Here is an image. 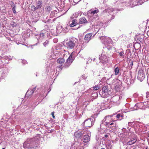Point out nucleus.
<instances>
[{"label":"nucleus","mask_w":149,"mask_h":149,"mask_svg":"<svg viewBox=\"0 0 149 149\" xmlns=\"http://www.w3.org/2000/svg\"><path fill=\"white\" fill-rule=\"evenodd\" d=\"M12 8L13 13H15L16 11L15 10L16 6H15L13 5V6H12Z\"/></svg>","instance_id":"obj_22"},{"label":"nucleus","mask_w":149,"mask_h":149,"mask_svg":"<svg viewBox=\"0 0 149 149\" xmlns=\"http://www.w3.org/2000/svg\"><path fill=\"white\" fill-rule=\"evenodd\" d=\"M71 63H69V62L66 61L63 67L65 68H67L70 66Z\"/></svg>","instance_id":"obj_16"},{"label":"nucleus","mask_w":149,"mask_h":149,"mask_svg":"<svg viewBox=\"0 0 149 149\" xmlns=\"http://www.w3.org/2000/svg\"><path fill=\"white\" fill-rule=\"evenodd\" d=\"M115 126H116V123L115 124Z\"/></svg>","instance_id":"obj_36"},{"label":"nucleus","mask_w":149,"mask_h":149,"mask_svg":"<svg viewBox=\"0 0 149 149\" xmlns=\"http://www.w3.org/2000/svg\"><path fill=\"white\" fill-rule=\"evenodd\" d=\"M124 54V51H123L120 52L119 53L120 56H123V57H122L123 58V57H124V56H123Z\"/></svg>","instance_id":"obj_23"},{"label":"nucleus","mask_w":149,"mask_h":149,"mask_svg":"<svg viewBox=\"0 0 149 149\" xmlns=\"http://www.w3.org/2000/svg\"><path fill=\"white\" fill-rule=\"evenodd\" d=\"M92 88V90H94V91H95L98 90L99 88V87L98 86H97L95 85V86L93 87Z\"/></svg>","instance_id":"obj_20"},{"label":"nucleus","mask_w":149,"mask_h":149,"mask_svg":"<svg viewBox=\"0 0 149 149\" xmlns=\"http://www.w3.org/2000/svg\"><path fill=\"white\" fill-rule=\"evenodd\" d=\"M46 91V90L45 89L44 91H43V93H45Z\"/></svg>","instance_id":"obj_33"},{"label":"nucleus","mask_w":149,"mask_h":149,"mask_svg":"<svg viewBox=\"0 0 149 149\" xmlns=\"http://www.w3.org/2000/svg\"><path fill=\"white\" fill-rule=\"evenodd\" d=\"M93 35V33H90L87 34L85 36L84 40L87 41V42H88V41L91 40V37Z\"/></svg>","instance_id":"obj_8"},{"label":"nucleus","mask_w":149,"mask_h":149,"mask_svg":"<svg viewBox=\"0 0 149 149\" xmlns=\"http://www.w3.org/2000/svg\"><path fill=\"white\" fill-rule=\"evenodd\" d=\"M92 123L91 119H88L84 123V125L86 127H89L92 125Z\"/></svg>","instance_id":"obj_6"},{"label":"nucleus","mask_w":149,"mask_h":149,"mask_svg":"<svg viewBox=\"0 0 149 149\" xmlns=\"http://www.w3.org/2000/svg\"><path fill=\"white\" fill-rule=\"evenodd\" d=\"M108 135H105V137H106V138H107L108 137Z\"/></svg>","instance_id":"obj_32"},{"label":"nucleus","mask_w":149,"mask_h":149,"mask_svg":"<svg viewBox=\"0 0 149 149\" xmlns=\"http://www.w3.org/2000/svg\"><path fill=\"white\" fill-rule=\"evenodd\" d=\"M72 53L69 56V57L68 58L67 60H66V61L69 62L71 63H72V62L74 59V58L72 57Z\"/></svg>","instance_id":"obj_14"},{"label":"nucleus","mask_w":149,"mask_h":149,"mask_svg":"<svg viewBox=\"0 0 149 149\" xmlns=\"http://www.w3.org/2000/svg\"><path fill=\"white\" fill-rule=\"evenodd\" d=\"M114 124V123H110V125H113Z\"/></svg>","instance_id":"obj_31"},{"label":"nucleus","mask_w":149,"mask_h":149,"mask_svg":"<svg viewBox=\"0 0 149 149\" xmlns=\"http://www.w3.org/2000/svg\"><path fill=\"white\" fill-rule=\"evenodd\" d=\"M106 146L109 147V149H111L112 148V143L110 141H109L107 143V144L106 145Z\"/></svg>","instance_id":"obj_17"},{"label":"nucleus","mask_w":149,"mask_h":149,"mask_svg":"<svg viewBox=\"0 0 149 149\" xmlns=\"http://www.w3.org/2000/svg\"><path fill=\"white\" fill-rule=\"evenodd\" d=\"M77 24L78 23L77 22L76 20H73L72 21V23L70 24V26L71 27H73L77 25Z\"/></svg>","instance_id":"obj_15"},{"label":"nucleus","mask_w":149,"mask_h":149,"mask_svg":"<svg viewBox=\"0 0 149 149\" xmlns=\"http://www.w3.org/2000/svg\"><path fill=\"white\" fill-rule=\"evenodd\" d=\"M120 116H121V115L119 113V114H118L117 116H116V118H119L120 117Z\"/></svg>","instance_id":"obj_26"},{"label":"nucleus","mask_w":149,"mask_h":149,"mask_svg":"<svg viewBox=\"0 0 149 149\" xmlns=\"http://www.w3.org/2000/svg\"><path fill=\"white\" fill-rule=\"evenodd\" d=\"M108 88L106 86H104L102 88V91L104 93H106L107 92Z\"/></svg>","instance_id":"obj_18"},{"label":"nucleus","mask_w":149,"mask_h":149,"mask_svg":"<svg viewBox=\"0 0 149 149\" xmlns=\"http://www.w3.org/2000/svg\"><path fill=\"white\" fill-rule=\"evenodd\" d=\"M46 10L48 11H49L51 10V8L50 6H47L46 7Z\"/></svg>","instance_id":"obj_24"},{"label":"nucleus","mask_w":149,"mask_h":149,"mask_svg":"<svg viewBox=\"0 0 149 149\" xmlns=\"http://www.w3.org/2000/svg\"><path fill=\"white\" fill-rule=\"evenodd\" d=\"M119 69L118 68L116 67L114 70L115 74L116 75H118L119 73Z\"/></svg>","instance_id":"obj_19"},{"label":"nucleus","mask_w":149,"mask_h":149,"mask_svg":"<svg viewBox=\"0 0 149 149\" xmlns=\"http://www.w3.org/2000/svg\"><path fill=\"white\" fill-rule=\"evenodd\" d=\"M130 65L131 66V67H132V65H133V61H131L130 62Z\"/></svg>","instance_id":"obj_30"},{"label":"nucleus","mask_w":149,"mask_h":149,"mask_svg":"<svg viewBox=\"0 0 149 149\" xmlns=\"http://www.w3.org/2000/svg\"><path fill=\"white\" fill-rule=\"evenodd\" d=\"M79 24H81L87 23V21L86 18L84 17H82L80 18L79 20Z\"/></svg>","instance_id":"obj_13"},{"label":"nucleus","mask_w":149,"mask_h":149,"mask_svg":"<svg viewBox=\"0 0 149 149\" xmlns=\"http://www.w3.org/2000/svg\"><path fill=\"white\" fill-rule=\"evenodd\" d=\"M83 131H78L74 134V136L75 138L79 139L83 136Z\"/></svg>","instance_id":"obj_9"},{"label":"nucleus","mask_w":149,"mask_h":149,"mask_svg":"<svg viewBox=\"0 0 149 149\" xmlns=\"http://www.w3.org/2000/svg\"><path fill=\"white\" fill-rule=\"evenodd\" d=\"M137 139L136 138H132L131 139L130 141L127 142V144L129 145H131L135 143Z\"/></svg>","instance_id":"obj_12"},{"label":"nucleus","mask_w":149,"mask_h":149,"mask_svg":"<svg viewBox=\"0 0 149 149\" xmlns=\"http://www.w3.org/2000/svg\"><path fill=\"white\" fill-rule=\"evenodd\" d=\"M60 67H61V66H60V67H59V68H60Z\"/></svg>","instance_id":"obj_41"},{"label":"nucleus","mask_w":149,"mask_h":149,"mask_svg":"<svg viewBox=\"0 0 149 149\" xmlns=\"http://www.w3.org/2000/svg\"><path fill=\"white\" fill-rule=\"evenodd\" d=\"M66 45L68 48L70 49H73L75 46L74 41L69 40L66 42Z\"/></svg>","instance_id":"obj_3"},{"label":"nucleus","mask_w":149,"mask_h":149,"mask_svg":"<svg viewBox=\"0 0 149 149\" xmlns=\"http://www.w3.org/2000/svg\"><path fill=\"white\" fill-rule=\"evenodd\" d=\"M145 78V74L142 70H139L137 78L141 81Z\"/></svg>","instance_id":"obj_4"},{"label":"nucleus","mask_w":149,"mask_h":149,"mask_svg":"<svg viewBox=\"0 0 149 149\" xmlns=\"http://www.w3.org/2000/svg\"><path fill=\"white\" fill-rule=\"evenodd\" d=\"M120 85H119L118 84L117 85L116 84V86L115 87V89L117 91H118L120 89Z\"/></svg>","instance_id":"obj_21"},{"label":"nucleus","mask_w":149,"mask_h":149,"mask_svg":"<svg viewBox=\"0 0 149 149\" xmlns=\"http://www.w3.org/2000/svg\"><path fill=\"white\" fill-rule=\"evenodd\" d=\"M49 91H49L48 92V93H49Z\"/></svg>","instance_id":"obj_39"},{"label":"nucleus","mask_w":149,"mask_h":149,"mask_svg":"<svg viewBox=\"0 0 149 149\" xmlns=\"http://www.w3.org/2000/svg\"><path fill=\"white\" fill-rule=\"evenodd\" d=\"M105 125H107L109 124L110 122L112 121V116H107L105 117L104 119Z\"/></svg>","instance_id":"obj_5"},{"label":"nucleus","mask_w":149,"mask_h":149,"mask_svg":"<svg viewBox=\"0 0 149 149\" xmlns=\"http://www.w3.org/2000/svg\"><path fill=\"white\" fill-rule=\"evenodd\" d=\"M101 149H105L104 148H102Z\"/></svg>","instance_id":"obj_37"},{"label":"nucleus","mask_w":149,"mask_h":149,"mask_svg":"<svg viewBox=\"0 0 149 149\" xmlns=\"http://www.w3.org/2000/svg\"><path fill=\"white\" fill-rule=\"evenodd\" d=\"M90 140V137L89 135L87 134L85 135L84 136L83 139V141L84 143H87Z\"/></svg>","instance_id":"obj_11"},{"label":"nucleus","mask_w":149,"mask_h":149,"mask_svg":"<svg viewBox=\"0 0 149 149\" xmlns=\"http://www.w3.org/2000/svg\"><path fill=\"white\" fill-rule=\"evenodd\" d=\"M147 95L146 96V97H148V95H149V92H146Z\"/></svg>","instance_id":"obj_28"},{"label":"nucleus","mask_w":149,"mask_h":149,"mask_svg":"<svg viewBox=\"0 0 149 149\" xmlns=\"http://www.w3.org/2000/svg\"><path fill=\"white\" fill-rule=\"evenodd\" d=\"M36 86L32 88H30L29 89L26 93V96L27 97H31L36 90Z\"/></svg>","instance_id":"obj_2"},{"label":"nucleus","mask_w":149,"mask_h":149,"mask_svg":"<svg viewBox=\"0 0 149 149\" xmlns=\"http://www.w3.org/2000/svg\"><path fill=\"white\" fill-rule=\"evenodd\" d=\"M67 53L68 52L64 49L61 50L60 53L62 57H60L57 59L56 62L57 63L61 65L64 63L65 62V59L64 58Z\"/></svg>","instance_id":"obj_1"},{"label":"nucleus","mask_w":149,"mask_h":149,"mask_svg":"<svg viewBox=\"0 0 149 149\" xmlns=\"http://www.w3.org/2000/svg\"><path fill=\"white\" fill-rule=\"evenodd\" d=\"M99 10L97 8H96L95 10H93L92 9H91L89 10L88 11V13L92 15H93L95 14H97L99 13Z\"/></svg>","instance_id":"obj_10"},{"label":"nucleus","mask_w":149,"mask_h":149,"mask_svg":"<svg viewBox=\"0 0 149 149\" xmlns=\"http://www.w3.org/2000/svg\"><path fill=\"white\" fill-rule=\"evenodd\" d=\"M145 149H148V147H146V148Z\"/></svg>","instance_id":"obj_35"},{"label":"nucleus","mask_w":149,"mask_h":149,"mask_svg":"<svg viewBox=\"0 0 149 149\" xmlns=\"http://www.w3.org/2000/svg\"><path fill=\"white\" fill-rule=\"evenodd\" d=\"M40 36L42 37H43L44 36V34L43 33H41L40 34Z\"/></svg>","instance_id":"obj_29"},{"label":"nucleus","mask_w":149,"mask_h":149,"mask_svg":"<svg viewBox=\"0 0 149 149\" xmlns=\"http://www.w3.org/2000/svg\"><path fill=\"white\" fill-rule=\"evenodd\" d=\"M46 86H45V87H44V88H45V89H46Z\"/></svg>","instance_id":"obj_38"},{"label":"nucleus","mask_w":149,"mask_h":149,"mask_svg":"<svg viewBox=\"0 0 149 149\" xmlns=\"http://www.w3.org/2000/svg\"><path fill=\"white\" fill-rule=\"evenodd\" d=\"M54 112H53L52 113H51V115H52V116L53 117V118H55V116L54 115Z\"/></svg>","instance_id":"obj_27"},{"label":"nucleus","mask_w":149,"mask_h":149,"mask_svg":"<svg viewBox=\"0 0 149 149\" xmlns=\"http://www.w3.org/2000/svg\"><path fill=\"white\" fill-rule=\"evenodd\" d=\"M42 1H38L37 3L36 7H35L34 5H32V7H34V10H36L37 9L41 8L42 6Z\"/></svg>","instance_id":"obj_7"},{"label":"nucleus","mask_w":149,"mask_h":149,"mask_svg":"<svg viewBox=\"0 0 149 149\" xmlns=\"http://www.w3.org/2000/svg\"><path fill=\"white\" fill-rule=\"evenodd\" d=\"M49 43V42L47 40H46L44 43V45L45 47Z\"/></svg>","instance_id":"obj_25"},{"label":"nucleus","mask_w":149,"mask_h":149,"mask_svg":"<svg viewBox=\"0 0 149 149\" xmlns=\"http://www.w3.org/2000/svg\"><path fill=\"white\" fill-rule=\"evenodd\" d=\"M2 149H5V148H2Z\"/></svg>","instance_id":"obj_40"},{"label":"nucleus","mask_w":149,"mask_h":149,"mask_svg":"<svg viewBox=\"0 0 149 149\" xmlns=\"http://www.w3.org/2000/svg\"><path fill=\"white\" fill-rule=\"evenodd\" d=\"M116 120H112V121H113V122H115V121Z\"/></svg>","instance_id":"obj_34"}]
</instances>
